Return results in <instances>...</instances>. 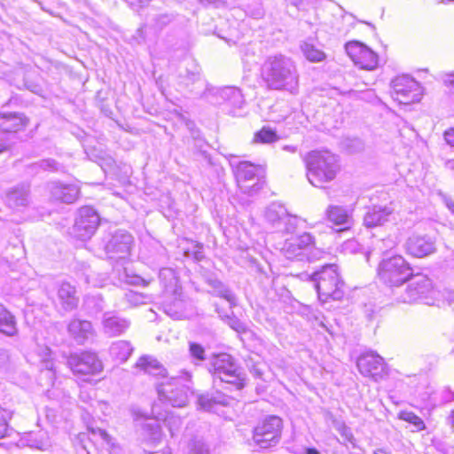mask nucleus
<instances>
[{
	"mask_svg": "<svg viewBox=\"0 0 454 454\" xmlns=\"http://www.w3.org/2000/svg\"><path fill=\"white\" fill-rule=\"evenodd\" d=\"M136 365L145 373L162 379L156 386L160 401L178 408L187 404L192 394V374L189 372L184 370L178 375L168 377L163 365L150 356H142Z\"/></svg>",
	"mask_w": 454,
	"mask_h": 454,
	"instance_id": "1",
	"label": "nucleus"
},
{
	"mask_svg": "<svg viewBox=\"0 0 454 454\" xmlns=\"http://www.w3.org/2000/svg\"><path fill=\"white\" fill-rule=\"evenodd\" d=\"M262 78L271 90H286L294 93L299 83V74L292 59L282 54L269 56L262 66Z\"/></svg>",
	"mask_w": 454,
	"mask_h": 454,
	"instance_id": "2",
	"label": "nucleus"
},
{
	"mask_svg": "<svg viewBox=\"0 0 454 454\" xmlns=\"http://www.w3.org/2000/svg\"><path fill=\"white\" fill-rule=\"evenodd\" d=\"M133 244L132 236L125 231H117L106 244L105 249L110 260L114 261V268L119 271V279L129 285H145V279L137 275H129L124 265L128 262Z\"/></svg>",
	"mask_w": 454,
	"mask_h": 454,
	"instance_id": "3",
	"label": "nucleus"
},
{
	"mask_svg": "<svg viewBox=\"0 0 454 454\" xmlns=\"http://www.w3.org/2000/svg\"><path fill=\"white\" fill-rule=\"evenodd\" d=\"M304 162L309 182L318 188L333 181L340 169L337 156L329 151H311L305 156Z\"/></svg>",
	"mask_w": 454,
	"mask_h": 454,
	"instance_id": "4",
	"label": "nucleus"
},
{
	"mask_svg": "<svg viewBox=\"0 0 454 454\" xmlns=\"http://www.w3.org/2000/svg\"><path fill=\"white\" fill-rule=\"evenodd\" d=\"M311 278L322 302H327L329 299L340 301L343 297L345 284L336 264L323 266L320 270L312 275Z\"/></svg>",
	"mask_w": 454,
	"mask_h": 454,
	"instance_id": "5",
	"label": "nucleus"
},
{
	"mask_svg": "<svg viewBox=\"0 0 454 454\" xmlns=\"http://www.w3.org/2000/svg\"><path fill=\"white\" fill-rule=\"evenodd\" d=\"M209 372L213 376L214 385L217 380L221 383L241 389L244 387V377L241 369L234 358L225 353L215 356L209 364Z\"/></svg>",
	"mask_w": 454,
	"mask_h": 454,
	"instance_id": "6",
	"label": "nucleus"
},
{
	"mask_svg": "<svg viewBox=\"0 0 454 454\" xmlns=\"http://www.w3.org/2000/svg\"><path fill=\"white\" fill-rule=\"evenodd\" d=\"M412 274V269L401 255L383 259L378 266L380 279L390 286H400Z\"/></svg>",
	"mask_w": 454,
	"mask_h": 454,
	"instance_id": "7",
	"label": "nucleus"
},
{
	"mask_svg": "<svg viewBox=\"0 0 454 454\" xmlns=\"http://www.w3.org/2000/svg\"><path fill=\"white\" fill-rule=\"evenodd\" d=\"M238 186L241 192L253 196L263 186V168L249 161L239 162L234 169Z\"/></svg>",
	"mask_w": 454,
	"mask_h": 454,
	"instance_id": "8",
	"label": "nucleus"
},
{
	"mask_svg": "<svg viewBox=\"0 0 454 454\" xmlns=\"http://www.w3.org/2000/svg\"><path fill=\"white\" fill-rule=\"evenodd\" d=\"M282 428L283 423L279 417L269 416L254 429L253 442L261 449L274 446L280 440Z\"/></svg>",
	"mask_w": 454,
	"mask_h": 454,
	"instance_id": "9",
	"label": "nucleus"
},
{
	"mask_svg": "<svg viewBox=\"0 0 454 454\" xmlns=\"http://www.w3.org/2000/svg\"><path fill=\"white\" fill-rule=\"evenodd\" d=\"M392 97L400 104L419 102L422 97L419 83L409 75H402L392 81Z\"/></svg>",
	"mask_w": 454,
	"mask_h": 454,
	"instance_id": "10",
	"label": "nucleus"
},
{
	"mask_svg": "<svg viewBox=\"0 0 454 454\" xmlns=\"http://www.w3.org/2000/svg\"><path fill=\"white\" fill-rule=\"evenodd\" d=\"M99 224L98 213L90 207H81L75 218L71 235L81 240L90 239Z\"/></svg>",
	"mask_w": 454,
	"mask_h": 454,
	"instance_id": "11",
	"label": "nucleus"
},
{
	"mask_svg": "<svg viewBox=\"0 0 454 454\" xmlns=\"http://www.w3.org/2000/svg\"><path fill=\"white\" fill-rule=\"evenodd\" d=\"M264 218L278 231L291 233L297 226V217L290 215L279 203H271L264 212Z\"/></svg>",
	"mask_w": 454,
	"mask_h": 454,
	"instance_id": "12",
	"label": "nucleus"
},
{
	"mask_svg": "<svg viewBox=\"0 0 454 454\" xmlns=\"http://www.w3.org/2000/svg\"><path fill=\"white\" fill-rule=\"evenodd\" d=\"M345 51L355 66L361 69L371 71L378 67V54L359 41L348 42L345 44Z\"/></svg>",
	"mask_w": 454,
	"mask_h": 454,
	"instance_id": "13",
	"label": "nucleus"
},
{
	"mask_svg": "<svg viewBox=\"0 0 454 454\" xmlns=\"http://www.w3.org/2000/svg\"><path fill=\"white\" fill-rule=\"evenodd\" d=\"M408 286L398 301L403 303H412L427 298L433 288L431 279L424 274H411L407 280Z\"/></svg>",
	"mask_w": 454,
	"mask_h": 454,
	"instance_id": "14",
	"label": "nucleus"
},
{
	"mask_svg": "<svg viewBox=\"0 0 454 454\" xmlns=\"http://www.w3.org/2000/svg\"><path fill=\"white\" fill-rule=\"evenodd\" d=\"M67 364L74 374H96L103 369L101 361L90 352L71 355Z\"/></svg>",
	"mask_w": 454,
	"mask_h": 454,
	"instance_id": "15",
	"label": "nucleus"
},
{
	"mask_svg": "<svg viewBox=\"0 0 454 454\" xmlns=\"http://www.w3.org/2000/svg\"><path fill=\"white\" fill-rule=\"evenodd\" d=\"M356 365L363 375L372 377L375 380L381 379L386 373L384 359L372 351L361 355L357 359Z\"/></svg>",
	"mask_w": 454,
	"mask_h": 454,
	"instance_id": "16",
	"label": "nucleus"
},
{
	"mask_svg": "<svg viewBox=\"0 0 454 454\" xmlns=\"http://www.w3.org/2000/svg\"><path fill=\"white\" fill-rule=\"evenodd\" d=\"M313 244V237L304 232L301 235L292 238L286 241L282 251L284 255L289 260H302L305 255V251L309 248Z\"/></svg>",
	"mask_w": 454,
	"mask_h": 454,
	"instance_id": "17",
	"label": "nucleus"
},
{
	"mask_svg": "<svg viewBox=\"0 0 454 454\" xmlns=\"http://www.w3.org/2000/svg\"><path fill=\"white\" fill-rule=\"evenodd\" d=\"M47 189L52 200L67 204L74 203L77 200L80 192V189L77 185L57 181L49 183Z\"/></svg>",
	"mask_w": 454,
	"mask_h": 454,
	"instance_id": "18",
	"label": "nucleus"
},
{
	"mask_svg": "<svg viewBox=\"0 0 454 454\" xmlns=\"http://www.w3.org/2000/svg\"><path fill=\"white\" fill-rule=\"evenodd\" d=\"M325 215L330 223L340 227L338 231L348 230L354 224L352 208L330 205L325 210Z\"/></svg>",
	"mask_w": 454,
	"mask_h": 454,
	"instance_id": "19",
	"label": "nucleus"
},
{
	"mask_svg": "<svg viewBox=\"0 0 454 454\" xmlns=\"http://www.w3.org/2000/svg\"><path fill=\"white\" fill-rule=\"evenodd\" d=\"M405 249L411 255L420 258L434 253L435 246L430 238L412 234L405 242Z\"/></svg>",
	"mask_w": 454,
	"mask_h": 454,
	"instance_id": "20",
	"label": "nucleus"
},
{
	"mask_svg": "<svg viewBox=\"0 0 454 454\" xmlns=\"http://www.w3.org/2000/svg\"><path fill=\"white\" fill-rule=\"evenodd\" d=\"M134 420L138 422L140 419L145 421L141 424L142 436L145 442L157 444L161 442L162 430L157 420L149 419L145 414L140 411H133Z\"/></svg>",
	"mask_w": 454,
	"mask_h": 454,
	"instance_id": "21",
	"label": "nucleus"
},
{
	"mask_svg": "<svg viewBox=\"0 0 454 454\" xmlns=\"http://www.w3.org/2000/svg\"><path fill=\"white\" fill-rule=\"evenodd\" d=\"M130 322L113 312H106L103 316V332L108 337L122 334L129 327Z\"/></svg>",
	"mask_w": 454,
	"mask_h": 454,
	"instance_id": "22",
	"label": "nucleus"
},
{
	"mask_svg": "<svg viewBox=\"0 0 454 454\" xmlns=\"http://www.w3.org/2000/svg\"><path fill=\"white\" fill-rule=\"evenodd\" d=\"M40 366V380L45 379L46 386H54L56 380V369L51 357V349L48 347H42L38 352Z\"/></svg>",
	"mask_w": 454,
	"mask_h": 454,
	"instance_id": "23",
	"label": "nucleus"
},
{
	"mask_svg": "<svg viewBox=\"0 0 454 454\" xmlns=\"http://www.w3.org/2000/svg\"><path fill=\"white\" fill-rule=\"evenodd\" d=\"M67 331L77 344H83L94 336L91 323L80 318L72 319L68 324Z\"/></svg>",
	"mask_w": 454,
	"mask_h": 454,
	"instance_id": "24",
	"label": "nucleus"
},
{
	"mask_svg": "<svg viewBox=\"0 0 454 454\" xmlns=\"http://www.w3.org/2000/svg\"><path fill=\"white\" fill-rule=\"evenodd\" d=\"M28 119L20 113L0 114V133H16L23 130Z\"/></svg>",
	"mask_w": 454,
	"mask_h": 454,
	"instance_id": "25",
	"label": "nucleus"
},
{
	"mask_svg": "<svg viewBox=\"0 0 454 454\" xmlns=\"http://www.w3.org/2000/svg\"><path fill=\"white\" fill-rule=\"evenodd\" d=\"M393 213L390 207L374 206L367 210L364 216V225L367 228H373L383 225L389 221Z\"/></svg>",
	"mask_w": 454,
	"mask_h": 454,
	"instance_id": "26",
	"label": "nucleus"
},
{
	"mask_svg": "<svg viewBox=\"0 0 454 454\" xmlns=\"http://www.w3.org/2000/svg\"><path fill=\"white\" fill-rule=\"evenodd\" d=\"M197 403L200 409L204 410L206 411L215 412L218 405H228L230 403V398L228 395L221 392H215L212 394L207 393L199 395Z\"/></svg>",
	"mask_w": 454,
	"mask_h": 454,
	"instance_id": "27",
	"label": "nucleus"
},
{
	"mask_svg": "<svg viewBox=\"0 0 454 454\" xmlns=\"http://www.w3.org/2000/svg\"><path fill=\"white\" fill-rule=\"evenodd\" d=\"M58 298L65 310H72L76 308L78 304L75 287L67 282L59 285Z\"/></svg>",
	"mask_w": 454,
	"mask_h": 454,
	"instance_id": "28",
	"label": "nucleus"
},
{
	"mask_svg": "<svg viewBox=\"0 0 454 454\" xmlns=\"http://www.w3.org/2000/svg\"><path fill=\"white\" fill-rule=\"evenodd\" d=\"M159 278L164 287L165 293L178 295V278L171 268H163L159 272Z\"/></svg>",
	"mask_w": 454,
	"mask_h": 454,
	"instance_id": "29",
	"label": "nucleus"
},
{
	"mask_svg": "<svg viewBox=\"0 0 454 454\" xmlns=\"http://www.w3.org/2000/svg\"><path fill=\"white\" fill-rule=\"evenodd\" d=\"M217 94L223 102H227L234 107L241 108L244 104L243 95L237 87L227 86L221 88L218 90Z\"/></svg>",
	"mask_w": 454,
	"mask_h": 454,
	"instance_id": "30",
	"label": "nucleus"
},
{
	"mask_svg": "<svg viewBox=\"0 0 454 454\" xmlns=\"http://www.w3.org/2000/svg\"><path fill=\"white\" fill-rule=\"evenodd\" d=\"M133 351L131 344L127 340H117L112 343L109 352L113 359L124 363Z\"/></svg>",
	"mask_w": 454,
	"mask_h": 454,
	"instance_id": "31",
	"label": "nucleus"
},
{
	"mask_svg": "<svg viewBox=\"0 0 454 454\" xmlns=\"http://www.w3.org/2000/svg\"><path fill=\"white\" fill-rule=\"evenodd\" d=\"M28 201V189L26 186L17 187L7 194V203L11 207H24Z\"/></svg>",
	"mask_w": 454,
	"mask_h": 454,
	"instance_id": "32",
	"label": "nucleus"
},
{
	"mask_svg": "<svg viewBox=\"0 0 454 454\" xmlns=\"http://www.w3.org/2000/svg\"><path fill=\"white\" fill-rule=\"evenodd\" d=\"M0 332L12 336L17 333L14 317L0 304Z\"/></svg>",
	"mask_w": 454,
	"mask_h": 454,
	"instance_id": "33",
	"label": "nucleus"
},
{
	"mask_svg": "<svg viewBox=\"0 0 454 454\" xmlns=\"http://www.w3.org/2000/svg\"><path fill=\"white\" fill-rule=\"evenodd\" d=\"M209 285L213 288V294L215 296L225 299L229 302L231 308L236 304V298L234 294L221 281L216 279L211 280Z\"/></svg>",
	"mask_w": 454,
	"mask_h": 454,
	"instance_id": "34",
	"label": "nucleus"
},
{
	"mask_svg": "<svg viewBox=\"0 0 454 454\" xmlns=\"http://www.w3.org/2000/svg\"><path fill=\"white\" fill-rule=\"evenodd\" d=\"M301 49L305 58L310 62H320L326 57L323 51L308 42L302 43Z\"/></svg>",
	"mask_w": 454,
	"mask_h": 454,
	"instance_id": "35",
	"label": "nucleus"
},
{
	"mask_svg": "<svg viewBox=\"0 0 454 454\" xmlns=\"http://www.w3.org/2000/svg\"><path fill=\"white\" fill-rule=\"evenodd\" d=\"M177 297V295H175ZM180 296V294L178 293V297ZM164 311L167 315H168L170 317L174 319H182L184 317V302L181 299H175V301L173 303L165 302L164 305Z\"/></svg>",
	"mask_w": 454,
	"mask_h": 454,
	"instance_id": "36",
	"label": "nucleus"
},
{
	"mask_svg": "<svg viewBox=\"0 0 454 454\" xmlns=\"http://www.w3.org/2000/svg\"><path fill=\"white\" fill-rule=\"evenodd\" d=\"M398 419L410 423L413 427V431H422L426 425L421 418L410 411H401L398 413Z\"/></svg>",
	"mask_w": 454,
	"mask_h": 454,
	"instance_id": "37",
	"label": "nucleus"
},
{
	"mask_svg": "<svg viewBox=\"0 0 454 454\" xmlns=\"http://www.w3.org/2000/svg\"><path fill=\"white\" fill-rule=\"evenodd\" d=\"M278 140L276 131L269 127H263L257 131L254 137V142L262 144H270Z\"/></svg>",
	"mask_w": 454,
	"mask_h": 454,
	"instance_id": "38",
	"label": "nucleus"
},
{
	"mask_svg": "<svg viewBox=\"0 0 454 454\" xmlns=\"http://www.w3.org/2000/svg\"><path fill=\"white\" fill-rule=\"evenodd\" d=\"M92 435H98L109 447L110 454H122L120 447L116 445L113 438L106 433V430L101 428H91Z\"/></svg>",
	"mask_w": 454,
	"mask_h": 454,
	"instance_id": "39",
	"label": "nucleus"
},
{
	"mask_svg": "<svg viewBox=\"0 0 454 454\" xmlns=\"http://www.w3.org/2000/svg\"><path fill=\"white\" fill-rule=\"evenodd\" d=\"M11 418V412L6 410H0V439L10 435L12 428L9 426V421Z\"/></svg>",
	"mask_w": 454,
	"mask_h": 454,
	"instance_id": "40",
	"label": "nucleus"
},
{
	"mask_svg": "<svg viewBox=\"0 0 454 454\" xmlns=\"http://www.w3.org/2000/svg\"><path fill=\"white\" fill-rule=\"evenodd\" d=\"M85 281L92 286L102 287L107 281V276L106 274H98L94 271H90L89 274H86Z\"/></svg>",
	"mask_w": 454,
	"mask_h": 454,
	"instance_id": "41",
	"label": "nucleus"
},
{
	"mask_svg": "<svg viewBox=\"0 0 454 454\" xmlns=\"http://www.w3.org/2000/svg\"><path fill=\"white\" fill-rule=\"evenodd\" d=\"M164 422L172 436H174L175 434L179 431L182 426V419L179 416H176L172 413L168 414L164 419Z\"/></svg>",
	"mask_w": 454,
	"mask_h": 454,
	"instance_id": "42",
	"label": "nucleus"
},
{
	"mask_svg": "<svg viewBox=\"0 0 454 454\" xmlns=\"http://www.w3.org/2000/svg\"><path fill=\"white\" fill-rule=\"evenodd\" d=\"M207 445L202 440H192L188 445L187 454H208Z\"/></svg>",
	"mask_w": 454,
	"mask_h": 454,
	"instance_id": "43",
	"label": "nucleus"
},
{
	"mask_svg": "<svg viewBox=\"0 0 454 454\" xmlns=\"http://www.w3.org/2000/svg\"><path fill=\"white\" fill-rule=\"evenodd\" d=\"M189 353L192 359H195L199 362H202L206 358L204 348L196 342L189 343Z\"/></svg>",
	"mask_w": 454,
	"mask_h": 454,
	"instance_id": "44",
	"label": "nucleus"
},
{
	"mask_svg": "<svg viewBox=\"0 0 454 454\" xmlns=\"http://www.w3.org/2000/svg\"><path fill=\"white\" fill-rule=\"evenodd\" d=\"M125 298L127 301L133 306H137L146 302V297L145 295L131 290L125 294Z\"/></svg>",
	"mask_w": 454,
	"mask_h": 454,
	"instance_id": "45",
	"label": "nucleus"
},
{
	"mask_svg": "<svg viewBox=\"0 0 454 454\" xmlns=\"http://www.w3.org/2000/svg\"><path fill=\"white\" fill-rule=\"evenodd\" d=\"M38 165L42 169L48 171H58L60 168V165L52 159L43 160Z\"/></svg>",
	"mask_w": 454,
	"mask_h": 454,
	"instance_id": "46",
	"label": "nucleus"
},
{
	"mask_svg": "<svg viewBox=\"0 0 454 454\" xmlns=\"http://www.w3.org/2000/svg\"><path fill=\"white\" fill-rule=\"evenodd\" d=\"M340 434L347 440L348 442H352L354 436L349 427H348L346 425H341L338 428Z\"/></svg>",
	"mask_w": 454,
	"mask_h": 454,
	"instance_id": "47",
	"label": "nucleus"
},
{
	"mask_svg": "<svg viewBox=\"0 0 454 454\" xmlns=\"http://www.w3.org/2000/svg\"><path fill=\"white\" fill-rule=\"evenodd\" d=\"M171 21V18L168 14L160 15L155 19V26L159 28H161L165 25L168 24Z\"/></svg>",
	"mask_w": 454,
	"mask_h": 454,
	"instance_id": "48",
	"label": "nucleus"
},
{
	"mask_svg": "<svg viewBox=\"0 0 454 454\" xmlns=\"http://www.w3.org/2000/svg\"><path fill=\"white\" fill-rule=\"evenodd\" d=\"M229 325L237 332H242L245 330L244 325L236 318H230Z\"/></svg>",
	"mask_w": 454,
	"mask_h": 454,
	"instance_id": "49",
	"label": "nucleus"
},
{
	"mask_svg": "<svg viewBox=\"0 0 454 454\" xmlns=\"http://www.w3.org/2000/svg\"><path fill=\"white\" fill-rule=\"evenodd\" d=\"M442 79L445 85L454 88V72L443 74Z\"/></svg>",
	"mask_w": 454,
	"mask_h": 454,
	"instance_id": "50",
	"label": "nucleus"
},
{
	"mask_svg": "<svg viewBox=\"0 0 454 454\" xmlns=\"http://www.w3.org/2000/svg\"><path fill=\"white\" fill-rule=\"evenodd\" d=\"M444 139L448 145L454 146V129H450L444 133Z\"/></svg>",
	"mask_w": 454,
	"mask_h": 454,
	"instance_id": "51",
	"label": "nucleus"
},
{
	"mask_svg": "<svg viewBox=\"0 0 454 454\" xmlns=\"http://www.w3.org/2000/svg\"><path fill=\"white\" fill-rule=\"evenodd\" d=\"M201 4L208 5V4H214L217 5L218 4L222 3L223 0H198Z\"/></svg>",
	"mask_w": 454,
	"mask_h": 454,
	"instance_id": "52",
	"label": "nucleus"
},
{
	"mask_svg": "<svg viewBox=\"0 0 454 454\" xmlns=\"http://www.w3.org/2000/svg\"><path fill=\"white\" fill-rule=\"evenodd\" d=\"M196 248H197V250L194 251V258L197 261H200L202 258V256H203L202 255V252H201L202 246L196 245Z\"/></svg>",
	"mask_w": 454,
	"mask_h": 454,
	"instance_id": "53",
	"label": "nucleus"
},
{
	"mask_svg": "<svg viewBox=\"0 0 454 454\" xmlns=\"http://www.w3.org/2000/svg\"><path fill=\"white\" fill-rule=\"evenodd\" d=\"M283 150L286 151V152H289V153H294L297 151V147L294 146V145H286L283 146Z\"/></svg>",
	"mask_w": 454,
	"mask_h": 454,
	"instance_id": "54",
	"label": "nucleus"
},
{
	"mask_svg": "<svg viewBox=\"0 0 454 454\" xmlns=\"http://www.w3.org/2000/svg\"><path fill=\"white\" fill-rule=\"evenodd\" d=\"M34 447H35L36 449H39V450H46L49 446V443L47 442H41L35 445H33Z\"/></svg>",
	"mask_w": 454,
	"mask_h": 454,
	"instance_id": "55",
	"label": "nucleus"
},
{
	"mask_svg": "<svg viewBox=\"0 0 454 454\" xmlns=\"http://www.w3.org/2000/svg\"><path fill=\"white\" fill-rule=\"evenodd\" d=\"M446 206L454 214V201L451 200H446Z\"/></svg>",
	"mask_w": 454,
	"mask_h": 454,
	"instance_id": "56",
	"label": "nucleus"
},
{
	"mask_svg": "<svg viewBox=\"0 0 454 454\" xmlns=\"http://www.w3.org/2000/svg\"><path fill=\"white\" fill-rule=\"evenodd\" d=\"M305 454H321V453L315 448H307L305 450Z\"/></svg>",
	"mask_w": 454,
	"mask_h": 454,
	"instance_id": "57",
	"label": "nucleus"
},
{
	"mask_svg": "<svg viewBox=\"0 0 454 454\" xmlns=\"http://www.w3.org/2000/svg\"><path fill=\"white\" fill-rule=\"evenodd\" d=\"M8 148V145L5 142L0 139V153L6 151Z\"/></svg>",
	"mask_w": 454,
	"mask_h": 454,
	"instance_id": "58",
	"label": "nucleus"
},
{
	"mask_svg": "<svg viewBox=\"0 0 454 454\" xmlns=\"http://www.w3.org/2000/svg\"><path fill=\"white\" fill-rule=\"evenodd\" d=\"M255 372H256V374H257L258 376H261V372H260V371H259V370H256Z\"/></svg>",
	"mask_w": 454,
	"mask_h": 454,
	"instance_id": "59",
	"label": "nucleus"
},
{
	"mask_svg": "<svg viewBox=\"0 0 454 454\" xmlns=\"http://www.w3.org/2000/svg\"><path fill=\"white\" fill-rule=\"evenodd\" d=\"M293 250H294L295 252H298L297 251V247H293Z\"/></svg>",
	"mask_w": 454,
	"mask_h": 454,
	"instance_id": "60",
	"label": "nucleus"
}]
</instances>
